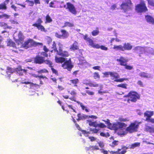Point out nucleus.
<instances>
[{
  "mask_svg": "<svg viewBox=\"0 0 154 154\" xmlns=\"http://www.w3.org/2000/svg\"><path fill=\"white\" fill-rule=\"evenodd\" d=\"M141 123V122L135 121L131 123L129 126L126 128V131L129 133H131L137 132L139 127V125Z\"/></svg>",
  "mask_w": 154,
  "mask_h": 154,
  "instance_id": "nucleus-3",
  "label": "nucleus"
},
{
  "mask_svg": "<svg viewBox=\"0 0 154 154\" xmlns=\"http://www.w3.org/2000/svg\"><path fill=\"white\" fill-rule=\"evenodd\" d=\"M47 72V70L45 69H41L38 71V73H45Z\"/></svg>",
  "mask_w": 154,
  "mask_h": 154,
  "instance_id": "nucleus-61",
  "label": "nucleus"
},
{
  "mask_svg": "<svg viewBox=\"0 0 154 154\" xmlns=\"http://www.w3.org/2000/svg\"><path fill=\"white\" fill-rule=\"evenodd\" d=\"M134 50L139 54L143 53L146 55H147L148 53L154 54V49L151 48H144L138 46L136 47Z\"/></svg>",
  "mask_w": 154,
  "mask_h": 154,
  "instance_id": "nucleus-2",
  "label": "nucleus"
},
{
  "mask_svg": "<svg viewBox=\"0 0 154 154\" xmlns=\"http://www.w3.org/2000/svg\"><path fill=\"white\" fill-rule=\"evenodd\" d=\"M0 25L3 27L4 28L6 29V28H8V29H11V27L10 26H9L7 24L4 23V22H2L0 23Z\"/></svg>",
  "mask_w": 154,
  "mask_h": 154,
  "instance_id": "nucleus-40",
  "label": "nucleus"
},
{
  "mask_svg": "<svg viewBox=\"0 0 154 154\" xmlns=\"http://www.w3.org/2000/svg\"><path fill=\"white\" fill-rule=\"evenodd\" d=\"M44 61L45 63L47 64H48L49 65V66L51 67L52 63L50 61L47 60L46 61Z\"/></svg>",
  "mask_w": 154,
  "mask_h": 154,
  "instance_id": "nucleus-59",
  "label": "nucleus"
},
{
  "mask_svg": "<svg viewBox=\"0 0 154 154\" xmlns=\"http://www.w3.org/2000/svg\"><path fill=\"white\" fill-rule=\"evenodd\" d=\"M79 48L78 43L75 41L72 45H71L69 49L71 51H75L79 49Z\"/></svg>",
  "mask_w": 154,
  "mask_h": 154,
  "instance_id": "nucleus-22",
  "label": "nucleus"
},
{
  "mask_svg": "<svg viewBox=\"0 0 154 154\" xmlns=\"http://www.w3.org/2000/svg\"><path fill=\"white\" fill-rule=\"evenodd\" d=\"M99 48H100L102 50H105V51H107L108 50L107 48L105 47L104 46H103V45L100 46L99 45Z\"/></svg>",
  "mask_w": 154,
  "mask_h": 154,
  "instance_id": "nucleus-55",
  "label": "nucleus"
},
{
  "mask_svg": "<svg viewBox=\"0 0 154 154\" xmlns=\"http://www.w3.org/2000/svg\"><path fill=\"white\" fill-rule=\"evenodd\" d=\"M127 148L125 147H123L122 149H119L117 151L114 152L113 151H109L111 154H125L126 152V150Z\"/></svg>",
  "mask_w": 154,
  "mask_h": 154,
  "instance_id": "nucleus-14",
  "label": "nucleus"
},
{
  "mask_svg": "<svg viewBox=\"0 0 154 154\" xmlns=\"http://www.w3.org/2000/svg\"><path fill=\"white\" fill-rule=\"evenodd\" d=\"M124 97L128 98L127 101L128 103H130V101L135 102L139 98V96L136 92L131 91L127 95L124 96Z\"/></svg>",
  "mask_w": 154,
  "mask_h": 154,
  "instance_id": "nucleus-5",
  "label": "nucleus"
},
{
  "mask_svg": "<svg viewBox=\"0 0 154 154\" xmlns=\"http://www.w3.org/2000/svg\"><path fill=\"white\" fill-rule=\"evenodd\" d=\"M59 50L57 51L58 54L63 57H68L69 56L68 52L66 51H63L62 49L63 45L60 43H59Z\"/></svg>",
  "mask_w": 154,
  "mask_h": 154,
  "instance_id": "nucleus-9",
  "label": "nucleus"
},
{
  "mask_svg": "<svg viewBox=\"0 0 154 154\" xmlns=\"http://www.w3.org/2000/svg\"><path fill=\"white\" fill-rule=\"evenodd\" d=\"M44 61V59L43 57L37 56L34 59V61L36 63H41Z\"/></svg>",
  "mask_w": 154,
  "mask_h": 154,
  "instance_id": "nucleus-24",
  "label": "nucleus"
},
{
  "mask_svg": "<svg viewBox=\"0 0 154 154\" xmlns=\"http://www.w3.org/2000/svg\"><path fill=\"white\" fill-rule=\"evenodd\" d=\"M125 68L128 70H131V69H132L133 68V66H131L127 65H126L125 64Z\"/></svg>",
  "mask_w": 154,
  "mask_h": 154,
  "instance_id": "nucleus-57",
  "label": "nucleus"
},
{
  "mask_svg": "<svg viewBox=\"0 0 154 154\" xmlns=\"http://www.w3.org/2000/svg\"><path fill=\"white\" fill-rule=\"evenodd\" d=\"M63 7L66 9H68L69 11L74 15H76L77 14V11L74 6L72 4L68 2L66 5H63Z\"/></svg>",
  "mask_w": 154,
  "mask_h": 154,
  "instance_id": "nucleus-8",
  "label": "nucleus"
},
{
  "mask_svg": "<svg viewBox=\"0 0 154 154\" xmlns=\"http://www.w3.org/2000/svg\"><path fill=\"white\" fill-rule=\"evenodd\" d=\"M113 48L116 51H124L123 46L121 45H114L113 47Z\"/></svg>",
  "mask_w": 154,
  "mask_h": 154,
  "instance_id": "nucleus-31",
  "label": "nucleus"
},
{
  "mask_svg": "<svg viewBox=\"0 0 154 154\" xmlns=\"http://www.w3.org/2000/svg\"><path fill=\"white\" fill-rule=\"evenodd\" d=\"M124 129H119L116 130V132L118 133V134L120 135L123 136L126 134L127 133V131L125 130H124Z\"/></svg>",
  "mask_w": 154,
  "mask_h": 154,
  "instance_id": "nucleus-27",
  "label": "nucleus"
},
{
  "mask_svg": "<svg viewBox=\"0 0 154 154\" xmlns=\"http://www.w3.org/2000/svg\"><path fill=\"white\" fill-rule=\"evenodd\" d=\"M63 3V2H58L56 1H54L51 2L49 4V6L51 8H57L59 7V4L60 3L62 4Z\"/></svg>",
  "mask_w": 154,
  "mask_h": 154,
  "instance_id": "nucleus-18",
  "label": "nucleus"
},
{
  "mask_svg": "<svg viewBox=\"0 0 154 154\" xmlns=\"http://www.w3.org/2000/svg\"><path fill=\"white\" fill-rule=\"evenodd\" d=\"M61 32L62 33V38H64L68 37L69 35V33L66 30H61Z\"/></svg>",
  "mask_w": 154,
  "mask_h": 154,
  "instance_id": "nucleus-30",
  "label": "nucleus"
},
{
  "mask_svg": "<svg viewBox=\"0 0 154 154\" xmlns=\"http://www.w3.org/2000/svg\"><path fill=\"white\" fill-rule=\"evenodd\" d=\"M62 66L64 69H66L69 71H70L73 67L72 64L71 60H69L68 61H66L62 65Z\"/></svg>",
  "mask_w": 154,
  "mask_h": 154,
  "instance_id": "nucleus-13",
  "label": "nucleus"
},
{
  "mask_svg": "<svg viewBox=\"0 0 154 154\" xmlns=\"http://www.w3.org/2000/svg\"><path fill=\"white\" fill-rule=\"evenodd\" d=\"M52 48L53 49V50H54V51H56L57 52V48H56V43H55V42H53V44H52ZM53 50H52L51 51V52H53Z\"/></svg>",
  "mask_w": 154,
  "mask_h": 154,
  "instance_id": "nucleus-49",
  "label": "nucleus"
},
{
  "mask_svg": "<svg viewBox=\"0 0 154 154\" xmlns=\"http://www.w3.org/2000/svg\"><path fill=\"white\" fill-rule=\"evenodd\" d=\"M153 111H146L144 113V116L147 117L146 118V121L150 122H151V120L152 119H151V117L153 115Z\"/></svg>",
  "mask_w": 154,
  "mask_h": 154,
  "instance_id": "nucleus-17",
  "label": "nucleus"
},
{
  "mask_svg": "<svg viewBox=\"0 0 154 154\" xmlns=\"http://www.w3.org/2000/svg\"><path fill=\"white\" fill-rule=\"evenodd\" d=\"M117 130L121 129H125L126 126V125L124 123H121L119 122H116Z\"/></svg>",
  "mask_w": 154,
  "mask_h": 154,
  "instance_id": "nucleus-20",
  "label": "nucleus"
},
{
  "mask_svg": "<svg viewBox=\"0 0 154 154\" xmlns=\"http://www.w3.org/2000/svg\"><path fill=\"white\" fill-rule=\"evenodd\" d=\"M26 2H27L28 6H32L34 4V2L33 1L26 0Z\"/></svg>",
  "mask_w": 154,
  "mask_h": 154,
  "instance_id": "nucleus-50",
  "label": "nucleus"
},
{
  "mask_svg": "<svg viewBox=\"0 0 154 154\" xmlns=\"http://www.w3.org/2000/svg\"><path fill=\"white\" fill-rule=\"evenodd\" d=\"M126 79L125 78H122L119 79H116L114 80V81L116 82H122L124 81V80H126Z\"/></svg>",
  "mask_w": 154,
  "mask_h": 154,
  "instance_id": "nucleus-56",
  "label": "nucleus"
},
{
  "mask_svg": "<svg viewBox=\"0 0 154 154\" xmlns=\"http://www.w3.org/2000/svg\"><path fill=\"white\" fill-rule=\"evenodd\" d=\"M148 4L154 7V1L153 0H146Z\"/></svg>",
  "mask_w": 154,
  "mask_h": 154,
  "instance_id": "nucleus-52",
  "label": "nucleus"
},
{
  "mask_svg": "<svg viewBox=\"0 0 154 154\" xmlns=\"http://www.w3.org/2000/svg\"><path fill=\"white\" fill-rule=\"evenodd\" d=\"M55 60L57 63H62L65 60V59L63 57L55 56Z\"/></svg>",
  "mask_w": 154,
  "mask_h": 154,
  "instance_id": "nucleus-29",
  "label": "nucleus"
},
{
  "mask_svg": "<svg viewBox=\"0 0 154 154\" xmlns=\"http://www.w3.org/2000/svg\"><path fill=\"white\" fill-rule=\"evenodd\" d=\"M9 0H6L4 3L0 5V9H5L6 8V5L8 4Z\"/></svg>",
  "mask_w": 154,
  "mask_h": 154,
  "instance_id": "nucleus-33",
  "label": "nucleus"
},
{
  "mask_svg": "<svg viewBox=\"0 0 154 154\" xmlns=\"http://www.w3.org/2000/svg\"><path fill=\"white\" fill-rule=\"evenodd\" d=\"M77 103L79 104H80V106L83 110H85V111L87 112H89L88 109H87L86 107L84 106L82 103L79 102H77Z\"/></svg>",
  "mask_w": 154,
  "mask_h": 154,
  "instance_id": "nucleus-41",
  "label": "nucleus"
},
{
  "mask_svg": "<svg viewBox=\"0 0 154 154\" xmlns=\"http://www.w3.org/2000/svg\"><path fill=\"white\" fill-rule=\"evenodd\" d=\"M97 143L99 145V146L101 149L103 148L104 147L105 145L104 143L101 141H99Z\"/></svg>",
  "mask_w": 154,
  "mask_h": 154,
  "instance_id": "nucleus-44",
  "label": "nucleus"
},
{
  "mask_svg": "<svg viewBox=\"0 0 154 154\" xmlns=\"http://www.w3.org/2000/svg\"><path fill=\"white\" fill-rule=\"evenodd\" d=\"M46 22L45 23H50L52 21V19L48 15H47L45 17Z\"/></svg>",
  "mask_w": 154,
  "mask_h": 154,
  "instance_id": "nucleus-39",
  "label": "nucleus"
},
{
  "mask_svg": "<svg viewBox=\"0 0 154 154\" xmlns=\"http://www.w3.org/2000/svg\"><path fill=\"white\" fill-rule=\"evenodd\" d=\"M51 69L53 73H55V74L57 75H58V72H57V71L55 69L52 67H51Z\"/></svg>",
  "mask_w": 154,
  "mask_h": 154,
  "instance_id": "nucleus-63",
  "label": "nucleus"
},
{
  "mask_svg": "<svg viewBox=\"0 0 154 154\" xmlns=\"http://www.w3.org/2000/svg\"><path fill=\"white\" fill-rule=\"evenodd\" d=\"M100 135L103 137H108L109 136V134L108 133H104L103 132H101L100 133Z\"/></svg>",
  "mask_w": 154,
  "mask_h": 154,
  "instance_id": "nucleus-54",
  "label": "nucleus"
},
{
  "mask_svg": "<svg viewBox=\"0 0 154 154\" xmlns=\"http://www.w3.org/2000/svg\"><path fill=\"white\" fill-rule=\"evenodd\" d=\"M14 70L13 69L10 67H8L7 71L6 72L2 68H0V72H1L2 74L5 75H6V74H7L8 77H9L12 82H15L17 81V79H14V78L16 79L17 78L16 77V76L14 77L12 74L11 75V76H10V75H11V74H12V73L14 72Z\"/></svg>",
  "mask_w": 154,
  "mask_h": 154,
  "instance_id": "nucleus-4",
  "label": "nucleus"
},
{
  "mask_svg": "<svg viewBox=\"0 0 154 154\" xmlns=\"http://www.w3.org/2000/svg\"><path fill=\"white\" fill-rule=\"evenodd\" d=\"M74 26V25L73 23H70L68 22H66L64 23V26L63 27H65L68 26L69 27H73Z\"/></svg>",
  "mask_w": 154,
  "mask_h": 154,
  "instance_id": "nucleus-35",
  "label": "nucleus"
},
{
  "mask_svg": "<svg viewBox=\"0 0 154 154\" xmlns=\"http://www.w3.org/2000/svg\"><path fill=\"white\" fill-rule=\"evenodd\" d=\"M15 71H16L17 73H18L20 75H23V73H25L26 72V70L24 69H22L21 67L19 66L16 68L15 69H14Z\"/></svg>",
  "mask_w": 154,
  "mask_h": 154,
  "instance_id": "nucleus-16",
  "label": "nucleus"
},
{
  "mask_svg": "<svg viewBox=\"0 0 154 154\" xmlns=\"http://www.w3.org/2000/svg\"><path fill=\"white\" fill-rule=\"evenodd\" d=\"M119 120L120 121L122 122H126L128 121V120L127 119L123 117L119 118Z\"/></svg>",
  "mask_w": 154,
  "mask_h": 154,
  "instance_id": "nucleus-60",
  "label": "nucleus"
},
{
  "mask_svg": "<svg viewBox=\"0 0 154 154\" xmlns=\"http://www.w3.org/2000/svg\"><path fill=\"white\" fill-rule=\"evenodd\" d=\"M123 51L125 50H130L132 48V45L129 43H125L123 46Z\"/></svg>",
  "mask_w": 154,
  "mask_h": 154,
  "instance_id": "nucleus-25",
  "label": "nucleus"
},
{
  "mask_svg": "<svg viewBox=\"0 0 154 154\" xmlns=\"http://www.w3.org/2000/svg\"><path fill=\"white\" fill-rule=\"evenodd\" d=\"M132 4L131 0H124L121 5V8L126 12L131 9Z\"/></svg>",
  "mask_w": 154,
  "mask_h": 154,
  "instance_id": "nucleus-7",
  "label": "nucleus"
},
{
  "mask_svg": "<svg viewBox=\"0 0 154 154\" xmlns=\"http://www.w3.org/2000/svg\"><path fill=\"white\" fill-rule=\"evenodd\" d=\"M135 9L137 12L139 13L146 12L147 11L145 1L143 0H141L140 3L136 6Z\"/></svg>",
  "mask_w": 154,
  "mask_h": 154,
  "instance_id": "nucleus-6",
  "label": "nucleus"
},
{
  "mask_svg": "<svg viewBox=\"0 0 154 154\" xmlns=\"http://www.w3.org/2000/svg\"><path fill=\"white\" fill-rule=\"evenodd\" d=\"M93 77L95 79L99 80L100 78V76L98 73L94 72L93 74Z\"/></svg>",
  "mask_w": 154,
  "mask_h": 154,
  "instance_id": "nucleus-36",
  "label": "nucleus"
},
{
  "mask_svg": "<svg viewBox=\"0 0 154 154\" xmlns=\"http://www.w3.org/2000/svg\"><path fill=\"white\" fill-rule=\"evenodd\" d=\"M23 84H29L30 85V87H32L33 86H35L36 85L35 84H34L32 82H22Z\"/></svg>",
  "mask_w": 154,
  "mask_h": 154,
  "instance_id": "nucleus-46",
  "label": "nucleus"
},
{
  "mask_svg": "<svg viewBox=\"0 0 154 154\" xmlns=\"http://www.w3.org/2000/svg\"><path fill=\"white\" fill-rule=\"evenodd\" d=\"M145 18L147 22L150 24H154V19L152 17L147 15L145 16Z\"/></svg>",
  "mask_w": 154,
  "mask_h": 154,
  "instance_id": "nucleus-21",
  "label": "nucleus"
},
{
  "mask_svg": "<svg viewBox=\"0 0 154 154\" xmlns=\"http://www.w3.org/2000/svg\"><path fill=\"white\" fill-rule=\"evenodd\" d=\"M42 21L40 19H39L37 21V23L34 24L33 25V26L36 27V24L40 25H41V23H42Z\"/></svg>",
  "mask_w": 154,
  "mask_h": 154,
  "instance_id": "nucleus-51",
  "label": "nucleus"
},
{
  "mask_svg": "<svg viewBox=\"0 0 154 154\" xmlns=\"http://www.w3.org/2000/svg\"><path fill=\"white\" fill-rule=\"evenodd\" d=\"M88 123L90 126H93L96 128L99 127L101 128H104L106 127V126L103 124L100 123L97 124L96 122H92L91 120H87Z\"/></svg>",
  "mask_w": 154,
  "mask_h": 154,
  "instance_id": "nucleus-11",
  "label": "nucleus"
},
{
  "mask_svg": "<svg viewBox=\"0 0 154 154\" xmlns=\"http://www.w3.org/2000/svg\"><path fill=\"white\" fill-rule=\"evenodd\" d=\"M103 74L104 75L103 76V77H109V75H110V72H105L104 73H103Z\"/></svg>",
  "mask_w": 154,
  "mask_h": 154,
  "instance_id": "nucleus-53",
  "label": "nucleus"
},
{
  "mask_svg": "<svg viewBox=\"0 0 154 154\" xmlns=\"http://www.w3.org/2000/svg\"><path fill=\"white\" fill-rule=\"evenodd\" d=\"M139 75L141 77L145 78H151V75L147 73L144 72H141L139 73Z\"/></svg>",
  "mask_w": 154,
  "mask_h": 154,
  "instance_id": "nucleus-28",
  "label": "nucleus"
},
{
  "mask_svg": "<svg viewBox=\"0 0 154 154\" xmlns=\"http://www.w3.org/2000/svg\"><path fill=\"white\" fill-rule=\"evenodd\" d=\"M108 124L109 128L110 129L114 130L115 131L117 130L116 122L114 124H112L109 122Z\"/></svg>",
  "mask_w": 154,
  "mask_h": 154,
  "instance_id": "nucleus-26",
  "label": "nucleus"
},
{
  "mask_svg": "<svg viewBox=\"0 0 154 154\" xmlns=\"http://www.w3.org/2000/svg\"><path fill=\"white\" fill-rule=\"evenodd\" d=\"M146 131L149 132L150 133L154 132V128L149 126H146Z\"/></svg>",
  "mask_w": 154,
  "mask_h": 154,
  "instance_id": "nucleus-38",
  "label": "nucleus"
},
{
  "mask_svg": "<svg viewBox=\"0 0 154 154\" xmlns=\"http://www.w3.org/2000/svg\"><path fill=\"white\" fill-rule=\"evenodd\" d=\"M116 4H114L112 5L111 6L110 9L112 11H113L116 9Z\"/></svg>",
  "mask_w": 154,
  "mask_h": 154,
  "instance_id": "nucleus-62",
  "label": "nucleus"
},
{
  "mask_svg": "<svg viewBox=\"0 0 154 154\" xmlns=\"http://www.w3.org/2000/svg\"><path fill=\"white\" fill-rule=\"evenodd\" d=\"M84 39L87 42H88L89 45L94 48H99V45L95 44L94 43L93 41L90 38L88 37V35L86 34L83 35Z\"/></svg>",
  "mask_w": 154,
  "mask_h": 154,
  "instance_id": "nucleus-10",
  "label": "nucleus"
},
{
  "mask_svg": "<svg viewBox=\"0 0 154 154\" xmlns=\"http://www.w3.org/2000/svg\"><path fill=\"white\" fill-rule=\"evenodd\" d=\"M110 76L111 77V79L112 80L116 79L119 77V74L115 72H110Z\"/></svg>",
  "mask_w": 154,
  "mask_h": 154,
  "instance_id": "nucleus-23",
  "label": "nucleus"
},
{
  "mask_svg": "<svg viewBox=\"0 0 154 154\" xmlns=\"http://www.w3.org/2000/svg\"><path fill=\"white\" fill-rule=\"evenodd\" d=\"M82 133L84 134L85 136L86 137L88 136V134H89V132H87V131L84 130L82 131Z\"/></svg>",
  "mask_w": 154,
  "mask_h": 154,
  "instance_id": "nucleus-58",
  "label": "nucleus"
},
{
  "mask_svg": "<svg viewBox=\"0 0 154 154\" xmlns=\"http://www.w3.org/2000/svg\"><path fill=\"white\" fill-rule=\"evenodd\" d=\"M9 17L10 16L5 14L0 15V19L3 18L5 19L9 18Z\"/></svg>",
  "mask_w": 154,
  "mask_h": 154,
  "instance_id": "nucleus-43",
  "label": "nucleus"
},
{
  "mask_svg": "<svg viewBox=\"0 0 154 154\" xmlns=\"http://www.w3.org/2000/svg\"><path fill=\"white\" fill-rule=\"evenodd\" d=\"M127 84H121L117 85V87H121L122 88L126 89L127 88Z\"/></svg>",
  "mask_w": 154,
  "mask_h": 154,
  "instance_id": "nucleus-48",
  "label": "nucleus"
},
{
  "mask_svg": "<svg viewBox=\"0 0 154 154\" xmlns=\"http://www.w3.org/2000/svg\"><path fill=\"white\" fill-rule=\"evenodd\" d=\"M117 61L119 62L121 65L122 66H125L126 63L128 61V60L126 58L123 57H121L119 59H117Z\"/></svg>",
  "mask_w": 154,
  "mask_h": 154,
  "instance_id": "nucleus-19",
  "label": "nucleus"
},
{
  "mask_svg": "<svg viewBox=\"0 0 154 154\" xmlns=\"http://www.w3.org/2000/svg\"><path fill=\"white\" fill-rule=\"evenodd\" d=\"M140 145V143L139 142H136L129 146V147L130 148L134 149L136 147H139Z\"/></svg>",
  "mask_w": 154,
  "mask_h": 154,
  "instance_id": "nucleus-32",
  "label": "nucleus"
},
{
  "mask_svg": "<svg viewBox=\"0 0 154 154\" xmlns=\"http://www.w3.org/2000/svg\"><path fill=\"white\" fill-rule=\"evenodd\" d=\"M18 39H15V41L18 45H20L21 47L25 48L27 49L31 46H35L38 45H41L42 44L41 43H36L32 39H29L25 42L23 44V40L24 36L21 32H20L18 35Z\"/></svg>",
  "mask_w": 154,
  "mask_h": 154,
  "instance_id": "nucleus-1",
  "label": "nucleus"
},
{
  "mask_svg": "<svg viewBox=\"0 0 154 154\" xmlns=\"http://www.w3.org/2000/svg\"><path fill=\"white\" fill-rule=\"evenodd\" d=\"M78 119H77L78 121L80 120H83L85 119H88L89 118L94 119H97V118L95 116H88L83 114H79L78 115Z\"/></svg>",
  "mask_w": 154,
  "mask_h": 154,
  "instance_id": "nucleus-12",
  "label": "nucleus"
},
{
  "mask_svg": "<svg viewBox=\"0 0 154 154\" xmlns=\"http://www.w3.org/2000/svg\"><path fill=\"white\" fill-rule=\"evenodd\" d=\"M89 86L91 87H97L99 86V85L95 82H90L89 84Z\"/></svg>",
  "mask_w": 154,
  "mask_h": 154,
  "instance_id": "nucleus-34",
  "label": "nucleus"
},
{
  "mask_svg": "<svg viewBox=\"0 0 154 154\" xmlns=\"http://www.w3.org/2000/svg\"><path fill=\"white\" fill-rule=\"evenodd\" d=\"M90 148H92V150H99L101 152L103 153V154H108V152L104 149L103 148L100 149L98 146L94 145L93 146H91L90 147Z\"/></svg>",
  "mask_w": 154,
  "mask_h": 154,
  "instance_id": "nucleus-15",
  "label": "nucleus"
},
{
  "mask_svg": "<svg viewBox=\"0 0 154 154\" xmlns=\"http://www.w3.org/2000/svg\"><path fill=\"white\" fill-rule=\"evenodd\" d=\"M36 27L38 29H40L42 31L45 32V29L43 26L41 25H38L36 24Z\"/></svg>",
  "mask_w": 154,
  "mask_h": 154,
  "instance_id": "nucleus-42",
  "label": "nucleus"
},
{
  "mask_svg": "<svg viewBox=\"0 0 154 154\" xmlns=\"http://www.w3.org/2000/svg\"><path fill=\"white\" fill-rule=\"evenodd\" d=\"M71 82L74 85V86H77V84L79 82V80L77 79H76L73 80H70Z\"/></svg>",
  "mask_w": 154,
  "mask_h": 154,
  "instance_id": "nucleus-37",
  "label": "nucleus"
},
{
  "mask_svg": "<svg viewBox=\"0 0 154 154\" xmlns=\"http://www.w3.org/2000/svg\"><path fill=\"white\" fill-rule=\"evenodd\" d=\"M99 32L98 29H97L93 31L91 33L92 35L93 36H96L98 35L99 33Z\"/></svg>",
  "mask_w": 154,
  "mask_h": 154,
  "instance_id": "nucleus-47",
  "label": "nucleus"
},
{
  "mask_svg": "<svg viewBox=\"0 0 154 154\" xmlns=\"http://www.w3.org/2000/svg\"><path fill=\"white\" fill-rule=\"evenodd\" d=\"M8 45L10 46L14 47L15 46V44L12 41L10 40L8 41Z\"/></svg>",
  "mask_w": 154,
  "mask_h": 154,
  "instance_id": "nucleus-45",
  "label": "nucleus"
},
{
  "mask_svg": "<svg viewBox=\"0 0 154 154\" xmlns=\"http://www.w3.org/2000/svg\"><path fill=\"white\" fill-rule=\"evenodd\" d=\"M92 68L95 70H100V67L99 66H96L93 67Z\"/></svg>",
  "mask_w": 154,
  "mask_h": 154,
  "instance_id": "nucleus-64",
  "label": "nucleus"
}]
</instances>
